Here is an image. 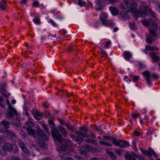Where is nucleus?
Instances as JSON below:
<instances>
[{
    "instance_id": "40",
    "label": "nucleus",
    "mask_w": 160,
    "mask_h": 160,
    "mask_svg": "<svg viewBox=\"0 0 160 160\" xmlns=\"http://www.w3.org/2000/svg\"><path fill=\"white\" fill-rule=\"evenodd\" d=\"M39 144L41 147H42L44 149L47 148V145L44 142H40L39 143Z\"/></svg>"
},
{
    "instance_id": "7",
    "label": "nucleus",
    "mask_w": 160,
    "mask_h": 160,
    "mask_svg": "<svg viewBox=\"0 0 160 160\" xmlns=\"http://www.w3.org/2000/svg\"><path fill=\"white\" fill-rule=\"evenodd\" d=\"M3 148L9 152L12 151L13 148H14L15 150H17V147L16 145L9 143H5L3 146Z\"/></svg>"
},
{
    "instance_id": "39",
    "label": "nucleus",
    "mask_w": 160,
    "mask_h": 160,
    "mask_svg": "<svg viewBox=\"0 0 160 160\" xmlns=\"http://www.w3.org/2000/svg\"><path fill=\"white\" fill-rule=\"evenodd\" d=\"M133 155L134 157H137V158H138V159H139L140 160H145V158L142 156L139 155V156H138V157H137L135 153H133Z\"/></svg>"
},
{
    "instance_id": "63",
    "label": "nucleus",
    "mask_w": 160,
    "mask_h": 160,
    "mask_svg": "<svg viewBox=\"0 0 160 160\" xmlns=\"http://www.w3.org/2000/svg\"><path fill=\"white\" fill-rule=\"evenodd\" d=\"M152 131H151L150 132H148L147 133L146 135L147 136H148L149 135H151L152 134Z\"/></svg>"
},
{
    "instance_id": "20",
    "label": "nucleus",
    "mask_w": 160,
    "mask_h": 160,
    "mask_svg": "<svg viewBox=\"0 0 160 160\" xmlns=\"http://www.w3.org/2000/svg\"><path fill=\"white\" fill-rule=\"evenodd\" d=\"M7 4L6 2L4 0L0 1V8L2 10H5L6 9Z\"/></svg>"
},
{
    "instance_id": "12",
    "label": "nucleus",
    "mask_w": 160,
    "mask_h": 160,
    "mask_svg": "<svg viewBox=\"0 0 160 160\" xmlns=\"http://www.w3.org/2000/svg\"><path fill=\"white\" fill-rule=\"evenodd\" d=\"M83 148L89 152H94L96 151V149L91 145L84 144L83 145Z\"/></svg>"
},
{
    "instance_id": "8",
    "label": "nucleus",
    "mask_w": 160,
    "mask_h": 160,
    "mask_svg": "<svg viewBox=\"0 0 160 160\" xmlns=\"http://www.w3.org/2000/svg\"><path fill=\"white\" fill-rule=\"evenodd\" d=\"M142 75L144 76L145 80L149 85H152V78L150 72L148 71H146L142 73Z\"/></svg>"
},
{
    "instance_id": "19",
    "label": "nucleus",
    "mask_w": 160,
    "mask_h": 160,
    "mask_svg": "<svg viewBox=\"0 0 160 160\" xmlns=\"http://www.w3.org/2000/svg\"><path fill=\"white\" fill-rule=\"evenodd\" d=\"M109 9L112 15H116L118 14V11L115 8L112 7H110Z\"/></svg>"
},
{
    "instance_id": "59",
    "label": "nucleus",
    "mask_w": 160,
    "mask_h": 160,
    "mask_svg": "<svg viewBox=\"0 0 160 160\" xmlns=\"http://www.w3.org/2000/svg\"><path fill=\"white\" fill-rule=\"evenodd\" d=\"M70 137L76 140V137L75 135H74L73 134L71 133L70 134Z\"/></svg>"
},
{
    "instance_id": "13",
    "label": "nucleus",
    "mask_w": 160,
    "mask_h": 160,
    "mask_svg": "<svg viewBox=\"0 0 160 160\" xmlns=\"http://www.w3.org/2000/svg\"><path fill=\"white\" fill-rule=\"evenodd\" d=\"M4 133L6 135L7 138L9 139H12L15 137V134L13 132L9 130H7L4 132Z\"/></svg>"
},
{
    "instance_id": "31",
    "label": "nucleus",
    "mask_w": 160,
    "mask_h": 160,
    "mask_svg": "<svg viewBox=\"0 0 160 160\" xmlns=\"http://www.w3.org/2000/svg\"><path fill=\"white\" fill-rule=\"evenodd\" d=\"M33 21L36 24H39L40 23L39 18L37 17H35L34 18Z\"/></svg>"
},
{
    "instance_id": "51",
    "label": "nucleus",
    "mask_w": 160,
    "mask_h": 160,
    "mask_svg": "<svg viewBox=\"0 0 160 160\" xmlns=\"http://www.w3.org/2000/svg\"><path fill=\"white\" fill-rule=\"evenodd\" d=\"M139 78V76H134L133 77V80L132 81L133 82H135L137 80H138V78Z\"/></svg>"
},
{
    "instance_id": "56",
    "label": "nucleus",
    "mask_w": 160,
    "mask_h": 160,
    "mask_svg": "<svg viewBox=\"0 0 160 160\" xmlns=\"http://www.w3.org/2000/svg\"><path fill=\"white\" fill-rule=\"evenodd\" d=\"M139 66L141 68H143L145 67V65L143 63L141 62L139 63Z\"/></svg>"
},
{
    "instance_id": "22",
    "label": "nucleus",
    "mask_w": 160,
    "mask_h": 160,
    "mask_svg": "<svg viewBox=\"0 0 160 160\" xmlns=\"http://www.w3.org/2000/svg\"><path fill=\"white\" fill-rule=\"evenodd\" d=\"M67 147L65 145H62L60 147L57 148V150L58 152H65Z\"/></svg>"
},
{
    "instance_id": "33",
    "label": "nucleus",
    "mask_w": 160,
    "mask_h": 160,
    "mask_svg": "<svg viewBox=\"0 0 160 160\" xmlns=\"http://www.w3.org/2000/svg\"><path fill=\"white\" fill-rule=\"evenodd\" d=\"M149 13L151 15L152 17H153V19L155 20H156L158 19L156 17V15L155 14V13L154 12H153L152 11V10H150L149 11Z\"/></svg>"
},
{
    "instance_id": "35",
    "label": "nucleus",
    "mask_w": 160,
    "mask_h": 160,
    "mask_svg": "<svg viewBox=\"0 0 160 160\" xmlns=\"http://www.w3.org/2000/svg\"><path fill=\"white\" fill-rule=\"evenodd\" d=\"M21 149L24 153L29 154V151L26 146L22 148Z\"/></svg>"
},
{
    "instance_id": "10",
    "label": "nucleus",
    "mask_w": 160,
    "mask_h": 160,
    "mask_svg": "<svg viewBox=\"0 0 160 160\" xmlns=\"http://www.w3.org/2000/svg\"><path fill=\"white\" fill-rule=\"evenodd\" d=\"M149 54L152 58V62H158L159 61V57L157 55L156 53L151 52L149 53Z\"/></svg>"
},
{
    "instance_id": "46",
    "label": "nucleus",
    "mask_w": 160,
    "mask_h": 160,
    "mask_svg": "<svg viewBox=\"0 0 160 160\" xmlns=\"http://www.w3.org/2000/svg\"><path fill=\"white\" fill-rule=\"evenodd\" d=\"M21 135V137L23 139H27V135L24 132L22 133Z\"/></svg>"
},
{
    "instance_id": "32",
    "label": "nucleus",
    "mask_w": 160,
    "mask_h": 160,
    "mask_svg": "<svg viewBox=\"0 0 160 160\" xmlns=\"http://www.w3.org/2000/svg\"><path fill=\"white\" fill-rule=\"evenodd\" d=\"M8 160H20L18 157H9L8 158Z\"/></svg>"
},
{
    "instance_id": "4",
    "label": "nucleus",
    "mask_w": 160,
    "mask_h": 160,
    "mask_svg": "<svg viewBox=\"0 0 160 160\" xmlns=\"http://www.w3.org/2000/svg\"><path fill=\"white\" fill-rule=\"evenodd\" d=\"M46 114L48 116H50L51 118V119L48 120V122L52 126V129L51 130L52 135L56 141L60 143L62 142V136L58 129L55 127V125L52 120L53 117L50 115V113L49 112H47Z\"/></svg>"
},
{
    "instance_id": "21",
    "label": "nucleus",
    "mask_w": 160,
    "mask_h": 160,
    "mask_svg": "<svg viewBox=\"0 0 160 160\" xmlns=\"http://www.w3.org/2000/svg\"><path fill=\"white\" fill-rule=\"evenodd\" d=\"M59 129L63 135L65 137L67 136L68 132L65 128L61 126H59Z\"/></svg>"
},
{
    "instance_id": "61",
    "label": "nucleus",
    "mask_w": 160,
    "mask_h": 160,
    "mask_svg": "<svg viewBox=\"0 0 160 160\" xmlns=\"http://www.w3.org/2000/svg\"><path fill=\"white\" fill-rule=\"evenodd\" d=\"M109 24H110V25L111 27H113L114 25V23L112 21H109L108 22Z\"/></svg>"
},
{
    "instance_id": "5",
    "label": "nucleus",
    "mask_w": 160,
    "mask_h": 160,
    "mask_svg": "<svg viewBox=\"0 0 160 160\" xmlns=\"http://www.w3.org/2000/svg\"><path fill=\"white\" fill-rule=\"evenodd\" d=\"M5 101L8 104V108H9V110L8 112V116L9 117H13L14 115H15L16 117L15 119L14 120V123L16 125L18 124L20 120L18 117V114L17 113L16 110L12 107L8 98L6 99Z\"/></svg>"
},
{
    "instance_id": "25",
    "label": "nucleus",
    "mask_w": 160,
    "mask_h": 160,
    "mask_svg": "<svg viewBox=\"0 0 160 160\" xmlns=\"http://www.w3.org/2000/svg\"><path fill=\"white\" fill-rule=\"evenodd\" d=\"M18 144L19 145L20 147L21 148H23L24 147H25L26 146L25 144L23 143V142L20 139H18Z\"/></svg>"
},
{
    "instance_id": "62",
    "label": "nucleus",
    "mask_w": 160,
    "mask_h": 160,
    "mask_svg": "<svg viewBox=\"0 0 160 160\" xmlns=\"http://www.w3.org/2000/svg\"><path fill=\"white\" fill-rule=\"evenodd\" d=\"M55 18H56L59 19L60 20L63 19V17L61 15H59L58 16L56 17Z\"/></svg>"
},
{
    "instance_id": "18",
    "label": "nucleus",
    "mask_w": 160,
    "mask_h": 160,
    "mask_svg": "<svg viewBox=\"0 0 160 160\" xmlns=\"http://www.w3.org/2000/svg\"><path fill=\"white\" fill-rule=\"evenodd\" d=\"M1 124L2 125L4 128L6 129H8L10 128V122L8 121H6L3 120L1 122Z\"/></svg>"
},
{
    "instance_id": "37",
    "label": "nucleus",
    "mask_w": 160,
    "mask_h": 160,
    "mask_svg": "<svg viewBox=\"0 0 160 160\" xmlns=\"http://www.w3.org/2000/svg\"><path fill=\"white\" fill-rule=\"evenodd\" d=\"M97 4L99 6H101L103 2L102 0H96Z\"/></svg>"
},
{
    "instance_id": "41",
    "label": "nucleus",
    "mask_w": 160,
    "mask_h": 160,
    "mask_svg": "<svg viewBox=\"0 0 160 160\" xmlns=\"http://www.w3.org/2000/svg\"><path fill=\"white\" fill-rule=\"evenodd\" d=\"M148 151L149 153L151 154L152 155V154H153V155H155L156 157H157V155L156 154L155 152L153 151V150L151 148H149Z\"/></svg>"
},
{
    "instance_id": "15",
    "label": "nucleus",
    "mask_w": 160,
    "mask_h": 160,
    "mask_svg": "<svg viewBox=\"0 0 160 160\" xmlns=\"http://www.w3.org/2000/svg\"><path fill=\"white\" fill-rule=\"evenodd\" d=\"M106 152L108 155L110 156L112 159L114 160H115L116 159L117 157L113 152H111L108 149H106Z\"/></svg>"
},
{
    "instance_id": "16",
    "label": "nucleus",
    "mask_w": 160,
    "mask_h": 160,
    "mask_svg": "<svg viewBox=\"0 0 160 160\" xmlns=\"http://www.w3.org/2000/svg\"><path fill=\"white\" fill-rule=\"evenodd\" d=\"M157 48L155 46H151L149 45H147L146 46L145 48L144 49L145 51H153L154 50H157Z\"/></svg>"
},
{
    "instance_id": "1",
    "label": "nucleus",
    "mask_w": 160,
    "mask_h": 160,
    "mask_svg": "<svg viewBox=\"0 0 160 160\" xmlns=\"http://www.w3.org/2000/svg\"><path fill=\"white\" fill-rule=\"evenodd\" d=\"M143 25L146 27H149V34L147 37L146 42L148 44H151L155 40V38L158 36V34L157 31L158 29V27L156 23L149 18L147 20L142 21Z\"/></svg>"
},
{
    "instance_id": "49",
    "label": "nucleus",
    "mask_w": 160,
    "mask_h": 160,
    "mask_svg": "<svg viewBox=\"0 0 160 160\" xmlns=\"http://www.w3.org/2000/svg\"><path fill=\"white\" fill-rule=\"evenodd\" d=\"M115 152L116 153L119 155L122 154V150H118L116 149H115Z\"/></svg>"
},
{
    "instance_id": "26",
    "label": "nucleus",
    "mask_w": 160,
    "mask_h": 160,
    "mask_svg": "<svg viewBox=\"0 0 160 160\" xmlns=\"http://www.w3.org/2000/svg\"><path fill=\"white\" fill-rule=\"evenodd\" d=\"M111 139V142L113 144L117 146L118 145L119 140H116V138H112Z\"/></svg>"
},
{
    "instance_id": "57",
    "label": "nucleus",
    "mask_w": 160,
    "mask_h": 160,
    "mask_svg": "<svg viewBox=\"0 0 160 160\" xmlns=\"http://www.w3.org/2000/svg\"><path fill=\"white\" fill-rule=\"evenodd\" d=\"M39 5V3L37 1H34L33 2V5L35 7H37Z\"/></svg>"
},
{
    "instance_id": "34",
    "label": "nucleus",
    "mask_w": 160,
    "mask_h": 160,
    "mask_svg": "<svg viewBox=\"0 0 160 160\" xmlns=\"http://www.w3.org/2000/svg\"><path fill=\"white\" fill-rule=\"evenodd\" d=\"M76 140L77 141H79L80 142H82L84 141V139L82 137L78 136L76 137Z\"/></svg>"
},
{
    "instance_id": "27",
    "label": "nucleus",
    "mask_w": 160,
    "mask_h": 160,
    "mask_svg": "<svg viewBox=\"0 0 160 160\" xmlns=\"http://www.w3.org/2000/svg\"><path fill=\"white\" fill-rule=\"evenodd\" d=\"M129 26L130 28L132 30H134L137 29V26L134 22L130 23Z\"/></svg>"
},
{
    "instance_id": "17",
    "label": "nucleus",
    "mask_w": 160,
    "mask_h": 160,
    "mask_svg": "<svg viewBox=\"0 0 160 160\" xmlns=\"http://www.w3.org/2000/svg\"><path fill=\"white\" fill-rule=\"evenodd\" d=\"M123 57L128 60H129L132 56V53L128 51H125L123 52Z\"/></svg>"
},
{
    "instance_id": "52",
    "label": "nucleus",
    "mask_w": 160,
    "mask_h": 160,
    "mask_svg": "<svg viewBox=\"0 0 160 160\" xmlns=\"http://www.w3.org/2000/svg\"><path fill=\"white\" fill-rule=\"evenodd\" d=\"M96 130L98 131V132L100 133H102L103 132V130L99 127L96 128Z\"/></svg>"
},
{
    "instance_id": "47",
    "label": "nucleus",
    "mask_w": 160,
    "mask_h": 160,
    "mask_svg": "<svg viewBox=\"0 0 160 160\" xmlns=\"http://www.w3.org/2000/svg\"><path fill=\"white\" fill-rule=\"evenodd\" d=\"M100 53L103 57H105V56H108L107 52L103 50H101Z\"/></svg>"
},
{
    "instance_id": "43",
    "label": "nucleus",
    "mask_w": 160,
    "mask_h": 160,
    "mask_svg": "<svg viewBox=\"0 0 160 160\" xmlns=\"http://www.w3.org/2000/svg\"><path fill=\"white\" fill-rule=\"evenodd\" d=\"M74 157L75 159H77L78 160H84L83 158L81 156L79 155H74Z\"/></svg>"
},
{
    "instance_id": "2",
    "label": "nucleus",
    "mask_w": 160,
    "mask_h": 160,
    "mask_svg": "<svg viewBox=\"0 0 160 160\" xmlns=\"http://www.w3.org/2000/svg\"><path fill=\"white\" fill-rule=\"evenodd\" d=\"M135 5L133 0H125L123 4L121 5L122 8L125 9L128 12H131L134 17L137 18L139 17H143L148 14L147 10H142L139 11L135 10L133 8Z\"/></svg>"
},
{
    "instance_id": "64",
    "label": "nucleus",
    "mask_w": 160,
    "mask_h": 160,
    "mask_svg": "<svg viewBox=\"0 0 160 160\" xmlns=\"http://www.w3.org/2000/svg\"><path fill=\"white\" fill-rule=\"evenodd\" d=\"M65 159L66 160H73V159L72 158L67 157L65 158Z\"/></svg>"
},
{
    "instance_id": "60",
    "label": "nucleus",
    "mask_w": 160,
    "mask_h": 160,
    "mask_svg": "<svg viewBox=\"0 0 160 160\" xmlns=\"http://www.w3.org/2000/svg\"><path fill=\"white\" fill-rule=\"evenodd\" d=\"M1 153L3 155H6L7 153L6 151H4L3 150H1L0 151Z\"/></svg>"
},
{
    "instance_id": "23",
    "label": "nucleus",
    "mask_w": 160,
    "mask_h": 160,
    "mask_svg": "<svg viewBox=\"0 0 160 160\" xmlns=\"http://www.w3.org/2000/svg\"><path fill=\"white\" fill-rule=\"evenodd\" d=\"M125 157L128 160H135L134 157L130 154H126L125 155Z\"/></svg>"
},
{
    "instance_id": "29",
    "label": "nucleus",
    "mask_w": 160,
    "mask_h": 160,
    "mask_svg": "<svg viewBox=\"0 0 160 160\" xmlns=\"http://www.w3.org/2000/svg\"><path fill=\"white\" fill-rule=\"evenodd\" d=\"M42 127L44 130L47 132L48 135H50V133L49 132L48 129L47 127V126L46 124H43Z\"/></svg>"
},
{
    "instance_id": "24",
    "label": "nucleus",
    "mask_w": 160,
    "mask_h": 160,
    "mask_svg": "<svg viewBox=\"0 0 160 160\" xmlns=\"http://www.w3.org/2000/svg\"><path fill=\"white\" fill-rule=\"evenodd\" d=\"M32 112L33 115H37L39 117H41L43 115V114L40 113L39 111L37 110H33Z\"/></svg>"
},
{
    "instance_id": "50",
    "label": "nucleus",
    "mask_w": 160,
    "mask_h": 160,
    "mask_svg": "<svg viewBox=\"0 0 160 160\" xmlns=\"http://www.w3.org/2000/svg\"><path fill=\"white\" fill-rule=\"evenodd\" d=\"M92 139L91 138H87L85 139V141L87 142L91 143L92 141Z\"/></svg>"
},
{
    "instance_id": "58",
    "label": "nucleus",
    "mask_w": 160,
    "mask_h": 160,
    "mask_svg": "<svg viewBox=\"0 0 160 160\" xmlns=\"http://www.w3.org/2000/svg\"><path fill=\"white\" fill-rule=\"evenodd\" d=\"M94 145H96L98 144L97 141L96 140L92 139V143Z\"/></svg>"
},
{
    "instance_id": "14",
    "label": "nucleus",
    "mask_w": 160,
    "mask_h": 160,
    "mask_svg": "<svg viewBox=\"0 0 160 160\" xmlns=\"http://www.w3.org/2000/svg\"><path fill=\"white\" fill-rule=\"evenodd\" d=\"M127 12H128L127 11L124 12H121L119 15L120 19H125L126 20L128 18V14Z\"/></svg>"
},
{
    "instance_id": "6",
    "label": "nucleus",
    "mask_w": 160,
    "mask_h": 160,
    "mask_svg": "<svg viewBox=\"0 0 160 160\" xmlns=\"http://www.w3.org/2000/svg\"><path fill=\"white\" fill-rule=\"evenodd\" d=\"M28 133L32 135L34 138H35L37 134L40 137L42 138L45 140H47L48 139V136L45 132L42 129H38L37 131V133H36L35 131L32 129L31 127H28L27 128Z\"/></svg>"
},
{
    "instance_id": "9",
    "label": "nucleus",
    "mask_w": 160,
    "mask_h": 160,
    "mask_svg": "<svg viewBox=\"0 0 160 160\" xmlns=\"http://www.w3.org/2000/svg\"><path fill=\"white\" fill-rule=\"evenodd\" d=\"M129 146L130 144L127 141L125 140L119 139L118 145L117 146L121 148H125L129 147Z\"/></svg>"
},
{
    "instance_id": "30",
    "label": "nucleus",
    "mask_w": 160,
    "mask_h": 160,
    "mask_svg": "<svg viewBox=\"0 0 160 160\" xmlns=\"http://www.w3.org/2000/svg\"><path fill=\"white\" fill-rule=\"evenodd\" d=\"M3 99V98L0 96V106L2 107V108H5V106L3 103L4 102Z\"/></svg>"
},
{
    "instance_id": "45",
    "label": "nucleus",
    "mask_w": 160,
    "mask_h": 160,
    "mask_svg": "<svg viewBox=\"0 0 160 160\" xmlns=\"http://www.w3.org/2000/svg\"><path fill=\"white\" fill-rule=\"evenodd\" d=\"M152 77L154 79H157L158 78V76L156 73H153L152 74Z\"/></svg>"
},
{
    "instance_id": "44",
    "label": "nucleus",
    "mask_w": 160,
    "mask_h": 160,
    "mask_svg": "<svg viewBox=\"0 0 160 160\" xmlns=\"http://www.w3.org/2000/svg\"><path fill=\"white\" fill-rule=\"evenodd\" d=\"M73 49V46L72 45H70L68 49V50L69 52L71 53L72 52V49Z\"/></svg>"
},
{
    "instance_id": "53",
    "label": "nucleus",
    "mask_w": 160,
    "mask_h": 160,
    "mask_svg": "<svg viewBox=\"0 0 160 160\" xmlns=\"http://www.w3.org/2000/svg\"><path fill=\"white\" fill-rule=\"evenodd\" d=\"M80 153L85 157H87V153L86 151H82L80 152Z\"/></svg>"
},
{
    "instance_id": "55",
    "label": "nucleus",
    "mask_w": 160,
    "mask_h": 160,
    "mask_svg": "<svg viewBox=\"0 0 160 160\" xmlns=\"http://www.w3.org/2000/svg\"><path fill=\"white\" fill-rule=\"evenodd\" d=\"M134 133L135 135L136 136H139L140 135V134L139 132H138V131H134Z\"/></svg>"
},
{
    "instance_id": "11",
    "label": "nucleus",
    "mask_w": 160,
    "mask_h": 160,
    "mask_svg": "<svg viewBox=\"0 0 160 160\" xmlns=\"http://www.w3.org/2000/svg\"><path fill=\"white\" fill-rule=\"evenodd\" d=\"M108 15L106 13L102 12L100 16V18L104 25H107V23L106 20L108 17Z\"/></svg>"
},
{
    "instance_id": "38",
    "label": "nucleus",
    "mask_w": 160,
    "mask_h": 160,
    "mask_svg": "<svg viewBox=\"0 0 160 160\" xmlns=\"http://www.w3.org/2000/svg\"><path fill=\"white\" fill-rule=\"evenodd\" d=\"M2 93V94L5 97H8L9 96H10V94L9 92H8V91L6 90L5 91H4V92H1Z\"/></svg>"
},
{
    "instance_id": "54",
    "label": "nucleus",
    "mask_w": 160,
    "mask_h": 160,
    "mask_svg": "<svg viewBox=\"0 0 160 160\" xmlns=\"http://www.w3.org/2000/svg\"><path fill=\"white\" fill-rule=\"evenodd\" d=\"M103 138L106 140H110L112 138V137H110V136H103Z\"/></svg>"
},
{
    "instance_id": "3",
    "label": "nucleus",
    "mask_w": 160,
    "mask_h": 160,
    "mask_svg": "<svg viewBox=\"0 0 160 160\" xmlns=\"http://www.w3.org/2000/svg\"><path fill=\"white\" fill-rule=\"evenodd\" d=\"M66 125L67 127V129L69 132H71L75 133L76 134L80 135L82 137H90L92 138H96V136L92 132H90V135L86 133L88 131V129L84 126H82L80 127V128L82 130V131H78L74 127L70 125L68 123H66Z\"/></svg>"
},
{
    "instance_id": "48",
    "label": "nucleus",
    "mask_w": 160,
    "mask_h": 160,
    "mask_svg": "<svg viewBox=\"0 0 160 160\" xmlns=\"http://www.w3.org/2000/svg\"><path fill=\"white\" fill-rule=\"evenodd\" d=\"M143 153L150 157H151L152 156V155L149 153L148 151L145 150L143 152Z\"/></svg>"
},
{
    "instance_id": "42",
    "label": "nucleus",
    "mask_w": 160,
    "mask_h": 160,
    "mask_svg": "<svg viewBox=\"0 0 160 160\" xmlns=\"http://www.w3.org/2000/svg\"><path fill=\"white\" fill-rule=\"evenodd\" d=\"M111 44V42L109 41L108 42H105V45H104V47L106 48H108L109 46Z\"/></svg>"
},
{
    "instance_id": "36",
    "label": "nucleus",
    "mask_w": 160,
    "mask_h": 160,
    "mask_svg": "<svg viewBox=\"0 0 160 160\" xmlns=\"http://www.w3.org/2000/svg\"><path fill=\"white\" fill-rule=\"evenodd\" d=\"M6 85H2V86H1L0 90L1 92H4V91L6 90Z\"/></svg>"
},
{
    "instance_id": "28",
    "label": "nucleus",
    "mask_w": 160,
    "mask_h": 160,
    "mask_svg": "<svg viewBox=\"0 0 160 160\" xmlns=\"http://www.w3.org/2000/svg\"><path fill=\"white\" fill-rule=\"evenodd\" d=\"M48 22L51 23L53 27H55L57 26V24L52 19L49 18L48 20Z\"/></svg>"
}]
</instances>
